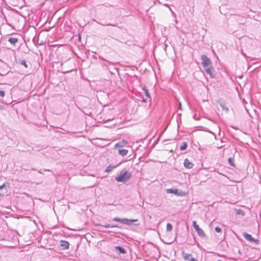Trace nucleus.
Masks as SVG:
<instances>
[{
	"mask_svg": "<svg viewBox=\"0 0 261 261\" xmlns=\"http://www.w3.org/2000/svg\"><path fill=\"white\" fill-rule=\"evenodd\" d=\"M135 226H138L139 224H134Z\"/></svg>",
	"mask_w": 261,
	"mask_h": 261,
	"instance_id": "33",
	"label": "nucleus"
},
{
	"mask_svg": "<svg viewBox=\"0 0 261 261\" xmlns=\"http://www.w3.org/2000/svg\"><path fill=\"white\" fill-rule=\"evenodd\" d=\"M196 231H197V232L199 237H200L201 238L205 237V233L204 232V231H203V230L202 229L199 228Z\"/></svg>",
	"mask_w": 261,
	"mask_h": 261,
	"instance_id": "17",
	"label": "nucleus"
},
{
	"mask_svg": "<svg viewBox=\"0 0 261 261\" xmlns=\"http://www.w3.org/2000/svg\"><path fill=\"white\" fill-rule=\"evenodd\" d=\"M8 41L11 44L15 45V44L18 42V39L17 38L10 37L8 39Z\"/></svg>",
	"mask_w": 261,
	"mask_h": 261,
	"instance_id": "12",
	"label": "nucleus"
},
{
	"mask_svg": "<svg viewBox=\"0 0 261 261\" xmlns=\"http://www.w3.org/2000/svg\"><path fill=\"white\" fill-rule=\"evenodd\" d=\"M201 59L202 60L201 64L204 68L211 65L212 62L206 55H202L201 56Z\"/></svg>",
	"mask_w": 261,
	"mask_h": 261,
	"instance_id": "3",
	"label": "nucleus"
},
{
	"mask_svg": "<svg viewBox=\"0 0 261 261\" xmlns=\"http://www.w3.org/2000/svg\"><path fill=\"white\" fill-rule=\"evenodd\" d=\"M172 225L171 223H168L166 226V230L167 231H171L172 230Z\"/></svg>",
	"mask_w": 261,
	"mask_h": 261,
	"instance_id": "21",
	"label": "nucleus"
},
{
	"mask_svg": "<svg viewBox=\"0 0 261 261\" xmlns=\"http://www.w3.org/2000/svg\"><path fill=\"white\" fill-rule=\"evenodd\" d=\"M120 164H117V165H115V166H112V165H109L108 166L106 169L105 170V172H110L111 171H112L114 168L116 167L117 166H118Z\"/></svg>",
	"mask_w": 261,
	"mask_h": 261,
	"instance_id": "18",
	"label": "nucleus"
},
{
	"mask_svg": "<svg viewBox=\"0 0 261 261\" xmlns=\"http://www.w3.org/2000/svg\"><path fill=\"white\" fill-rule=\"evenodd\" d=\"M38 172L40 174H42V172H41V170H38Z\"/></svg>",
	"mask_w": 261,
	"mask_h": 261,
	"instance_id": "32",
	"label": "nucleus"
},
{
	"mask_svg": "<svg viewBox=\"0 0 261 261\" xmlns=\"http://www.w3.org/2000/svg\"><path fill=\"white\" fill-rule=\"evenodd\" d=\"M128 152V151L127 149H120L118 150L119 154L122 155V156L126 155L127 154Z\"/></svg>",
	"mask_w": 261,
	"mask_h": 261,
	"instance_id": "15",
	"label": "nucleus"
},
{
	"mask_svg": "<svg viewBox=\"0 0 261 261\" xmlns=\"http://www.w3.org/2000/svg\"><path fill=\"white\" fill-rule=\"evenodd\" d=\"M131 176V173L127 171H121L119 174L115 177V180L118 182H125Z\"/></svg>",
	"mask_w": 261,
	"mask_h": 261,
	"instance_id": "1",
	"label": "nucleus"
},
{
	"mask_svg": "<svg viewBox=\"0 0 261 261\" xmlns=\"http://www.w3.org/2000/svg\"><path fill=\"white\" fill-rule=\"evenodd\" d=\"M142 89H143V90L144 91V94H145V95L147 97L146 98L149 99V101H151V98H150V94H149V92L148 90L145 87H144L142 88Z\"/></svg>",
	"mask_w": 261,
	"mask_h": 261,
	"instance_id": "16",
	"label": "nucleus"
},
{
	"mask_svg": "<svg viewBox=\"0 0 261 261\" xmlns=\"http://www.w3.org/2000/svg\"><path fill=\"white\" fill-rule=\"evenodd\" d=\"M182 256L186 261H197L192 257V254L185 253L184 251L182 252Z\"/></svg>",
	"mask_w": 261,
	"mask_h": 261,
	"instance_id": "6",
	"label": "nucleus"
},
{
	"mask_svg": "<svg viewBox=\"0 0 261 261\" xmlns=\"http://www.w3.org/2000/svg\"><path fill=\"white\" fill-rule=\"evenodd\" d=\"M148 99V98H144L142 97V100H142V101H143V102H147Z\"/></svg>",
	"mask_w": 261,
	"mask_h": 261,
	"instance_id": "28",
	"label": "nucleus"
},
{
	"mask_svg": "<svg viewBox=\"0 0 261 261\" xmlns=\"http://www.w3.org/2000/svg\"><path fill=\"white\" fill-rule=\"evenodd\" d=\"M60 245L62 247V249L65 250L69 248V244L66 241L61 240L60 241Z\"/></svg>",
	"mask_w": 261,
	"mask_h": 261,
	"instance_id": "8",
	"label": "nucleus"
},
{
	"mask_svg": "<svg viewBox=\"0 0 261 261\" xmlns=\"http://www.w3.org/2000/svg\"><path fill=\"white\" fill-rule=\"evenodd\" d=\"M243 236H244V237L245 238L246 240L249 241L250 242H251V241L253 239V237L251 236V235H250L245 232L243 233Z\"/></svg>",
	"mask_w": 261,
	"mask_h": 261,
	"instance_id": "13",
	"label": "nucleus"
},
{
	"mask_svg": "<svg viewBox=\"0 0 261 261\" xmlns=\"http://www.w3.org/2000/svg\"><path fill=\"white\" fill-rule=\"evenodd\" d=\"M251 242V243H254L256 244H258L259 243V241L258 240H257V239H255L254 238H253V239H252V240Z\"/></svg>",
	"mask_w": 261,
	"mask_h": 261,
	"instance_id": "25",
	"label": "nucleus"
},
{
	"mask_svg": "<svg viewBox=\"0 0 261 261\" xmlns=\"http://www.w3.org/2000/svg\"><path fill=\"white\" fill-rule=\"evenodd\" d=\"M115 249L116 250L118 251V253L120 254H125L126 251L124 248L121 246H117L115 247Z\"/></svg>",
	"mask_w": 261,
	"mask_h": 261,
	"instance_id": "10",
	"label": "nucleus"
},
{
	"mask_svg": "<svg viewBox=\"0 0 261 261\" xmlns=\"http://www.w3.org/2000/svg\"><path fill=\"white\" fill-rule=\"evenodd\" d=\"M184 165L186 168L191 169L193 168L194 164L189 160L186 159L184 160Z\"/></svg>",
	"mask_w": 261,
	"mask_h": 261,
	"instance_id": "9",
	"label": "nucleus"
},
{
	"mask_svg": "<svg viewBox=\"0 0 261 261\" xmlns=\"http://www.w3.org/2000/svg\"><path fill=\"white\" fill-rule=\"evenodd\" d=\"M217 261H222V260H217Z\"/></svg>",
	"mask_w": 261,
	"mask_h": 261,
	"instance_id": "36",
	"label": "nucleus"
},
{
	"mask_svg": "<svg viewBox=\"0 0 261 261\" xmlns=\"http://www.w3.org/2000/svg\"><path fill=\"white\" fill-rule=\"evenodd\" d=\"M113 221L116 222H119L122 224L127 225H131L132 222H138V219H128L127 218L121 219L117 217H115L113 219Z\"/></svg>",
	"mask_w": 261,
	"mask_h": 261,
	"instance_id": "2",
	"label": "nucleus"
},
{
	"mask_svg": "<svg viewBox=\"0 0 261 261\" xmlns=\"http://www.w3.org/2000/svg\"><path fill=\"white\" fill-rule=\"evenodd\" d=\"M228 162L231 166H234V164L233 162V159L231 158H229L228 159Z\"/></svg>",
	"mask_w": 261,
	"mask_h": 261,
	"instance_id": "24",
	"label": "nucleus"
},
{
	"mask_svg": "<svg viewBox=\"0 0 261 261\" xmlns=\"http://www.w3.org/2000/svg\"><path fill=\"white\" fill-rule=\"evenodd\" d=\"M239 212H240V213H241V214H242L241 212H243V211L240 210H239Z\"/></svg>",
	"mask_w": 261,
	"mask_h": 261,
	"instance_id": "34",
	"label": "nucleus"
},
{
	"mask_svg": "<svg viewBox=\"0 0 261 261\" xmlns=\"http://www.w3.org/2000/svg\"><path fill=\"white\" fill-rule=\"evenodd\" d=\"M18 63L22 66H24L25 68H27L28 67V64L27 63L26 61L24 60H20L19 61H18Z\"/></svg>",
	"mask_w": 261,
	"mask_h": 261,
	"instance_id": "19",
	"label": "nucleus"
},
{
	"mask_svg": "<svg viewBox=\"0 0 261 261\" xmlns=\"http://www.w3.org/2000/svg\"><path fill=\"white\" fill-rule=\"evenodd\" d=\"M5 91L3 90H0V96L3 97L5 96Z\"/></svg>",
	"mask_w": 261,
	"mask_h": 261,
	"instance_id": "27",
	"label": "nucleus"
},
{
	"mask_svg": "<svg viewBox=\"0 0 261 261\" xmlns=\"http://www.w3.org/2000/svg\"><path fill=\"white\" fill-rule=\"evenodd\" d=\"M96 225L100 226V227H105V228H109V227H111V228H113V227L119 228V226H118V225H110V224H104V225H102V224H98Z\"/></svg>",
	"mask_w": 261,
	"mask_h": 261,
	"instance_id": "11",
	"label": "nucleus"
},
{
	"mask_svg": "<svg viewBox=\"0 0 261 261\" xmlns=\"http://www.w3.org/2000/svg\"><path fill=\"white\" fill-rule=\"evenodd\" d=\"M127 143V142L126 141L122 140V141L116 144L115 147H122L124 146Z\"/></svg>",
	"mask_w": 261,
	"mask_h": 261,
	"instance_id": "14",
	"label": "nucleus"
},
{
	"mask_svg": "<svg viewBox=\"0 0 261 261\" xmlns=\"http://www.w3.org/2000/svg\"><path fill=\"white\" fill-rule=\"evenodd\" d=\"M220 107L222 109L223 111H225L226 112H228L229 111V109L228 108H227L224 103H220Z\"/></svg>",
	"mask_w": 261,
	"mask_h": 261,
	"instance_id": "22",
	"label": "nucleus"
},
{
	"mask_svg": "<svg viewBox=\"0 0 261 261\" xmlns=\"http://www.w3.org/2000/svg\"><path fill=\"white\" fill-rule=\"evenodd\" d=\"M204 68L205 69L206 73L209 74L211 78H215V75L213 74L214 68L211 65Z\"/></svg>",
	"mask_w": 261,
	"mask_h": 261,
	"instance_id": "7",
	"label": "nucleus"
},
{
	"mask_svg": "<svg viewBox=\"0 0 261 261\" xmlns=\"http://www.w3.org/2000/svg\"><path fill=\"white\" fill-rule=\"evenodd\" d=\"M237 214H240V212H238L237 213Z\"/></svg>",
	"mask_w": 261,
	"mask_h": 261,
	"instance_id": "35",
	"label": "nucleus"
},
{
	"mask_svg": "<svg viewBox=\"0 0 261 261\" xmlns=\"http://www.w3.org/2000/svg\"><path fill=\"white\" fill-rule=\"evenodd\" d=\"M166 192L167 193L174 194L176 196H183L185 195V193L182 191H179L177 189L172 188V189H167L166 190Z\"/></svg>",
	"mask_w": 261,
	"mask_h": 261,
	"instance_id": "4",
	"label": "nucleus"
},
{
	"mask_svg": "<svg viewBox=\"0 0 261 261\" xmlns=\"http://www.w3.org/2000/svg\"><path fill=\"white\" fill-rule=\"evenodd\" d=\"M43 171H49V172H51L50 170L49 169H44Z\"/></svg>",
	"mask_w": 261,
	"mask_h": 261,
	"instance_id": "31",
	"label": "nucleus"
},
{
	"mask_svg": "<svg viewBox=\"0 0 261 261\" xmlns=\"http://www.w3.org/2000/svg\"><path fill=\"white\" fill-rule=\"evenodd\" d=\"M215 231L217 232H221L222 230L219 227H216L215 228Z\"/></svg>",
	"mask_w": 261,
	"mask_h": 261,
	"instance_id": "26",
	"label": "nucleus"
},
{
	"mask_svg": "<svg viewBox=\"0 0 261 261\" xmlns=\"http://www.w3.org/2000/svg\"><path fill=\"white\" fill-rule=\"evenodd\" d=\"M188 147L187 143L186 142H184L182 143V145L180 147V149L181 150H184L187 149Z\"/></svg>",
	"mask_w": 261,
	"mask_h": 261,
	"instance_id": "20",
	"label": "nucleus"
},
{
	"mask_svg": "<svg viewBox=\"0 0 261 261\" xmlns=\"http://www.w3.org/2000/svg\"><path fill=\"white\" fill-rule=\"evenodd\" d=\"M5 186V184H4L2 186H0V190H2V189H3Z\"/></svg>",
	"mask_w": 261,
	"mask_h": 261,
	"instance_id": "30",
	"label": "nucleus"
},
{
	"mask_svg": "<svg viewBox=\"0 0 261 261\" xmlns=\"http://www.w3.org/2000/svg\"><path fill=\"white\" fill-rule=\"evenodd\" d=\"M192 225L194 228H195V230L199 228V226L197 224L196 222L195 221H193Z\"/></svg>",
	"mask_w": 261,
	"mask_h": 261,
	"instance_id": "23",
	"label": "nucleus"
},
{
	"mask_svg": "<svg viewBox=\"0 0 261 261\" xmlns=\"http://www.w3.org/2000/svg\"><path fill=\"white\" fill-rule=\"evenodd\" d=\"M9 72V67L7 65L4 63H2L0 67V75L5 76Z\"/></svg>",
	"mask_w": 261,
	"mask_h": 261,
	"instance_id": "5",
	"label": "nucleus"
},
{
	"mask_svg": "<svg viewBox=\"0 0 261 261\" xmlns=\"http://www.w3.org/2000/svg\"><path fill=\"white\" fill-rule=\"evenodd\" d=\"M178 109L180 110H182L181 104L180 102H179Z\"/></svg>",
	"mask_w": 261,
	"mask_h": 261,
	"instance_id": "29",
	"label": "nucleus"
}]
</instances>
